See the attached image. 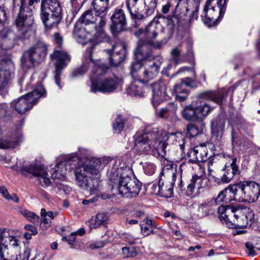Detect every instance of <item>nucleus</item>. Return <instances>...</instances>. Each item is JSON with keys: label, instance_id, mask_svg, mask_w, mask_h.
Masks as SVG:
<instances>
[{"label": "nucleus", "instance_id": "nucleus-1", "mask_svg": "<svg viewBox=\"0 0 260 260\" xmlns=\"http://www.w3.org/2000/svg\"><path fill=\"white\" fill-rule=\"evenodd\" d=\"M111 160L110 157H93L79 164V158L75 154L61 156L57 159L55 168L50 171L51 177L53 179H64L68 172L74 170L78 185L96 194L100 183V172Z\"/></svg>", "mask_w": 260, "mask_h": 260}, {"label": "nucleus", "instance_id": "nucleus-2", "mask_svg": "<svg viewBox=\"0 0 260 260\" xmlns=\"http://www.w3.org/2000/svg\"><path fill=\"white\" fill-rule=\"evenodd\" d=\"M95 47V45L86 50L85 56L88 57L87 60L85 61L81 67L77 69L72 74V76L75 77L77 76L82 75L86 73L90 64L94 65L95 71H93V76L91 77V83L90 90L96 93L100 92L102 93H110L115 90L118 86V79L115 77H112L101 79V77L105 74V68L103 66H96L92 58V51Z\"/></svg>", "mask_w": 260, "mask_h": 260}, {"label": "nucleus", "instance_id": "nucleus-3", "mask_svg": "<svg viewBox=\"0 0 260 260\" xmlns=\"http://www.w3.org/2000/svg\"><path fill=\"white\" fill-rule=\"evenodd\" d=\"M176 137L174 134H168L162 129L154 128L152 131L137 135L134 149L139 153H147L153 148L159 156L165 157L167 145L173 142Z\"/></svg>", "mask_w": 260, "mask_h": 260}, {"label": "nucleus", "instance_id": "nucleus-4", "mask_svg": "<svg viewBox=\"0 0 260 260\" xmlns=\"http://www.w3.org/2000/svg\"><path fill=\"white\" fill-rule=\"evenodd\" d=\"M159 31V25L155 21L150 22L145 28H139L134 32L139 39L135 50V55L138 59L153 60L154 57L148 46L160 49L167 42L166 39L156 41Z\"/></svg>", "mask_w": 260, "mask_h": 260}, {"label": "nucleus", "instance_id": "nucleus-5", "mask_svg": "<svg viewBox=\"0 0 260 260\" xmlns=\"http://www.w3.org/2000/svg\"><path fill=\"white\" fill-rule=\"evenodd\" d=\"M109 179L116 188L120 194L125 197H136L141 189L140 182L134 177L131 171L126 167L113 169L109 175Z\"/></svg>", "mask_w": 260, "mask_h": 260}, {"label": "nucleus", "instance_id": "nucleus-6", "mask_svg": "<svg viewBox=\"0 0 260 260\" xmlns=\"http://www.w3.org/2000/svg\"><path fill=\"white\" fill-rule=\"evenodd\" d=\"M228 0H207L201 14L203 22L209 27L215 25L223 17Z\"/></svg>", "mask_w": 260, "mask_h": 260}, {"label": "nucleus", "instance_id": "nucleus-7", "mask_svg": "<svg viewBox=\"0 0 260 260\" xmlns=\"http://www.w3.org/2000/svg\"><path fill=\"white\" fill-rule=\"evenodd\" d=\"M28 5L31 6L34 3H38L40 0H28ZM27 6L26 0H13L14 11H19V15L14 21L18 35L23 37L31 30L34 23V18L31 16H24L22 13Z\"/></svg>", "mask_w": 260, "mask_h": 260}, {"label": "nucleus", "instance_id": "nucleus-8", "mask_svg": "<svg viewBox=\"0 0 260 260\" xmlns=\"http://www.w3.org/2000/svg\"><path fill=\"white\" fill-rule=\"evenodd\" d=\"M237 158H232V162L230 166L225 165L222 169L224 172L223 175L220 177L215 176V173L217 171V164L213 160H210L208 162V175L210 180L215 184L220 185L228 184L233 179L234 176L239 175L240 173L239 167L236 164Z\"/></svg>", "mask_w": 260, "mask_h": 260}, {"label": "nucleus", "instance_id": "nucleus-9", "mask_svg": "<svg viewBox=\"0 0 260 260\" xmlns=\"http://www.w3.org/2000/svg\"><path fill=\"white\" fill-rule=\"evenodd\" d=\"M12 248L19 250L20 244L14 232L7 229H0V258L1 260H15Z\"/></svg>", "mask_w": 260, "mask_h": 260}, {"label": "nucleus", "instance_id": "nucleus-10", "mask_svg": "<svg viewBox=\"0 0 260 260\" xmlns=\"http://www.w3.org/2000/svg\"><path fill=\"white\" fill-rule=\"evenodd\" d=\"M47 46L43 42H39L25 51L21 59V65L25 68H30L36 63L42 62L47 54Z\"/></svg>", "mask_w": 260, "mask_h": 260}, {"label": "nucleus", "instance_id": "nucleus-11", "mask_svg": "<svg viewBox=\"0 0 260 260\" xmlns=\"http://www.w3.org/2000/svg\"><path fill=\"white\" fill-rule=\"evenodd\" d=\"M158 0H144L141 5L138 0H127V6L133 19L142 20L151 15L156 8Z\"/></svg>", "mask_w": 260, "mask_h": 260}, {"label": "nucleus", "instance_id": "nucleus-12", "mask_svg": "<svg viewBox=\"0 0 260 260\" xmlns=\"http://www.w3.org/2000/svg\"><path fill=\"white\" fill-rule=\"evenodd\" d=\"M45 93L43 86H39L32 91L22 96L11 103V107L18 113L23 114L31 109L37 101Z\"/></svg>", "mask_w": 260, "mask_h": 260}, {"label": "nucleus", "instance_id": "nucleus-13", "mask_svg": "<svg viewBox=\"0 0 260 260\" xmlns=\"http://www.w3.org/2000/svg\"><path fill=\"white\" fill-rule=\"evenodd\" d=\"M61 12L60 4L41 2V17L47 28L51 29L57 26L61 18Z\"/></svg>", "mask_w": 260, "mask_h": 260}, {"label": "nucleus", "instance_id": "nucleus-14", "mask_svg": "<svg viewBox=\"0 0 260 260\" xmlns=\"http://www.w3.org/2000/svg\"><path fill=\"white\" fill-rule=\"evenodd\" d=\"M105 22L102 23L100 15L94 11V14L91 10H87L85 12L77 21H80L82 24L89 25L96 23L94 26L95 32V36L99 39H109V36L106 31V27L108 18L104 19Z\"/></svg>", "mask_w": 260, "mask_h": 260}, {"label": "nucleus", "instance_id": "nucleus-15", "mask_svg": "<svg viewBox=\"0 0 260 260\" xmlns=\"http://www.w3.org/2000/svg\"><path fill=\"white\" fill-rule=\"evenodd\" d=\"M51 59L55 61V71L54 79L56 84L61 88L60 84V77L62 70L70 61L71 57L64 50L59 48L55 49L54 52L50 55Z\"/></svg>", "mask_w": 260, "mask_h": 260}, {"label": "nucleus", "instance_id": "nucleus-16", "mask_svg": "<svg viewBox=\"0 0 260 260\" xmlns=\"http://www.w3.org/2000/svg\"><path fill=\"white\" fill-rule=\"evenodd\" d=\"M176 171L174 169H165L163 175L166 174L167 180H164L162 177L159 179V196L166 198H170L173 194V186L176 180Z\"/></svg>", "mask_w": 260, "mask_h": 260}, {"label": "nucleus", "instance_id": "nucleus-17", "mask_svg": "<svg viewBox=\"0 0 260 260\" xmlns=\"http://www.w3.org/2000/svg\"><path fill=\"white\" fill-rule=\"evenodd\" d=\"M21 171L22 173H28L38 177L40 184L43 187H47L51 183L48 172L43 165L34 163L29 166L23 165L21 167Z\"/></svg>", "mask_w": 260, "mask_h": 260}, {"label": "nucleus", "instance_id": "nucleus-18", "mask_svg": "<svg viewBox=\"0 0 260 260\" xmlns=\"http://www.w3.org/2000/svg\"><path fill=\"white\" fill-rule=\"evenodd\" d=\"M111 31L114 35L124 30L126 25V20L124 11L120 9H117L110 17Z\"/></svg>", "mask_w": 260, "mask_h": 260}, {"label": "nucleus", "instance_id": "nucleus-19", "mask_svg": "<svg viewBox=\"0 0 260 260\" xmlns=\"http://www.w3.org/2000/svg\"><path fill=\"white\" fill-rule=\"evenodd\" d=\"M109 54L110 62L111 66H118L125 59L126 56V46L123 44H117L113 46L112 50H106Z\"/></svg>", "mask_w": 260, "mask_h": 260}, {"label": "nucleus", "instance_id": "nucleus-20", "mask_svg": "<svg viewBox=\"0 0 260 260\" xmlns=\"http://www.w3.org/2000/svg\"><path fill=\"white\" fill-rule=\"evenodd\" d=\"M198 166L200 170V176L193 175L187 185L186 194L189 197L193 196L196 190L198 191L201 188L204 187L203 183L206 181L204 168L199 164Z\"/></svg>", "mask_w": 260, "mask_h": 260}, {"label": "nucleus", "instance_id": "nucleus-21", "mask_svg": "<svg viewBox=\"0 0 260 260\" xmlns=\"http://www.w3.org/2000/svg\"><path fill=\"white\" fill-rule=\"evenodd\" d=\"M244 202L253 203L260 195L259 184L250 181H244Z\"/></svg>", "mask_w": 260, "mask_h": 260}, {"label": "nucleus", "instance_id": "nucleus-22", "mask_svg": "<svg viewBox=\"0 0 260 260\" xmlns=\"http://www.w3.org/2000/svg\"><path fill=\"white\" fill-rule=\"evenodd\" d=\"M152 90V103H157L168 99L166 83L161 80L151 85Z\"/></svg>", "mask_w": 260, "mask_h": 260}, {"label": "nucleus", "instance_id": "nucleus-23", "mask_svg": "<svg viewBox=\"0 0 260 260\" xmlns=\"http://www.w3.org/2000/svg\"><path fill=\"white\" fill-rule=\"evenodd\" d=\"M208 150L204 144L196 146L188 154L189 161L193 163L205 162L208 159Z\"/></svg>", "mask_w": 260, "mask_h": 260}, {"label": "nucleus", "instance_id": "nucleus-24", "mask_svg": "<svg viewBox=\"0 0 260 260\" xmlns=\"http://www.w3.org/2000/svg\"><path fill=\"white\" fill-rule=\"evenodd\" d=\"M161 59L160 58L158 60L154 62L152 64L149 65L148 67L140 74L139 82L147 83L153 79L157 75L161 63Z\"/></svg>", "mask_w": 260, "mask_h": 260}, {"label": "nucleus", "instance_id": "nucleus-25", "mask_svg": "<svg viewBox=\"0 0 260 260\" xmlns=\"http://www.w3.org/2000/svg\"><path fill=\"white\" fill-rule=\"evenodd\" d=\"M230 193L232 194L226 201H236L244 202V181L236 184H231L227 187Z\"/></svg>", "mask_w": 260, "mask_h": 260}, {"label": "nucleus", "instance_id": "nucleus-26", "mask_svg": "<svg viewBox=\"0 0 260 260\" xmlns=\"http://www.w3.org/2000/svg\"><path fill=\"white\" fill-rule=\"evenodd\" d=\"M73 37L78 43L85 45L90 39L89 33L87 31L80 21H77L73 31Z\"/></svg>", "mask_w": 260, "mask_h": 260}, {"label": "nucleus", "instance_id": "nucleus-27", "mask_svg": "<svg viewBox=\"0 0 260 260\" xmlns=\"http://www.w3.org/2000/svg\"><path fill=\"white\" fill-rule=\"evenodd\" d=\"M224 127V119L220 117H215L211 122V134L218 140L223 134Z\"/></svg>", "mask_w": 260, "mask_h": 260}, {"label": "nucleus", "instance_id": "nucleus-28", "mask_svg": "<svg viewBox=\"0 0 260 260\" xmlns=\"http://www.w3.org/2000/svg\"><path fill=\"white\" fill-rule=\"evenodd\" d=\"M13 77L12 72L6 70L4 65L0 64V92L7 88Z\"/></svg>", "mask_w": 260, "mask_h": 260}, {"label": "nucleus", "instance_id": "nucleus-29", "mask_svg": "<svg viewBox=\"0 0 260 260\" xmlns=\"http://www.w3.org/2000/svg\"><path fill=\"white\" fill-rule=\"evenodd\" d=\"M140 83L138 80H135L128 86L126 88V91L127 94L132 96H144V93L148 89V86H144L143 89L142 87L140 86Z\"/></svg>", "mask_w": 260, "mask_h": 260}, {"label": "nucleus", "instance_id": "nucleus-30", "mask_svg": "<svg viewBox=\"0 0 260 260\" xmlns=\"http://www.w3.org/2000/svg\"><path fill=\"white\" fill-rule=\"evenodd\" d=\"M93 0L92 2V5L93 7L94 11L96 12L98 15H100L101 18V21L102 23L105 22L104 19L108 18V6L109 3L107 2L105 4L104 2H102L100 0Z\"/></svg>", "mask_w": 260, "mask_h": 260}, {"label": "nucleus", "instance_id": "nucleus-31", "mask_svg": "<svg viewBox=\"0 0 260 260\" xmlns=\"http://www.w3.org/2000/svg\"><path fill=\"white\" fill-rule=\"evenodd\" d=\"M20 140V135H17L5 139L0 137V148H15L19 145Z\"/></svg>", "mask_w": 260, "mask_h": 260}, {"label": "nucleus", "instance_id": "nucleus-32", "mask_svg": "<svg viewBox=\"0 0 260 260\" xmlns=\"http://www.w3.org/2000/svg\"><path fill=\"white\" fill-rule=\"evenodd\" d=\"M109 217L108 215L104 213H100L95 216L92 217L90 220L91 227L94 229H97L102 225L105 226L108 222Z\"/></svg>", "mask_w": 260, "mask_h": 260}, {"label": "nucleus", "instance_id": "nucleus-33", "mask_svg": "<svg viewBox=\"0 0 260 260\" xmlns=\"http://www.w3.org/2000/svg\"><path fill=\"white\" fill-rule=\"evenodd\" d=\"M13 37L14 34L12 29L7 26L6 20H2L0 18V40L8 39L10 41Z\"/></svg>", "mask_w": 260, "mask_h": 260}, {"label": "nucleus", "instance_id": "nucleus-34", "mask_svg": "<svg viewBox=\"0 0 260 260\" xmlns=\"http://www.w3.org/2000/svg\"><path fill=\"white\" fill-rule=\"evenodd\" d=\"M144 223L141 224V232L142 235L147 237L154 233V228L155 225L153 224L152 220L146 218L143 220Z\"/></svg>", "mask_w": 260, "mask_h": 260}, {"label": "nucleus", "instance_id": "nucleus-35", "mask_svg": "<svg viewBox=\"0 0 260 260\" xmlns=\"http://www.w3.org/2000/svg\"><path fill=\"white\" fill-rule=\"evenodd\" d=\"M173 93L176 100L179 102L184 101L188 95V91L183 88L182 83L176 84L174 86Z\"/></svg>", "mask_w": 260, "mask_h": 260}, {"label": "nucleus", "instance_id": "nucleus-36", "mask_svg": "<svg viewBox=\"0 0 260 260\" xmlns=\"http://www.w3.org/2000/svg\"><path fill=\"white\" fill-rule=\"evenodd\" d=\"M135 56L136 59H137V61L134 62L132 64L131 69V75L134 80H138V81H139L140 79V77H139L141 73H142V72H141L140 71L142 66L141 61H144L145 60L138 59L137 58L135 54ZM148 60L150 61L151 60Z\"/></svg>", "mask_w": 260, "mask_h": 260}, {"label": "nucleus", "instance_id": "nucleus-37", "mask_svg": "<svg viewBox=\"0 0 260 260\" xmlns=\"http://www.w3.org/2000/svg\"><path fill=\"white\" fill-rule=\"evenodd\" d=\"M176 110V106L173 103H170L166 108L161 109L158 115L160 118H168L170 116L175 114Z\"/></svg>", "mask_w": 260, "mask_h": 260}, {"label": "nucleus", "instance_id": "nucleus-38", "mask_svg": "<svg viewBox=\"0 0 260 260\" xmlns=\"http://www.w3.org/2000/svg\"><path fill=\"white\" fill-rule=\"evenodd\" d=\"M236 215H242L245 216V217L247 219L248 224H251L254 218V214L251 210L246 207L238 206V210L236 212Z\"/></svg>", "mask_w": 260, "mask_h": 260}, {"label": "nucleus", "instance_id": "nucleus-39", "mask_svg": "<svg viewBox=\"0 0 260 260\" xmlns=\"http://www.w3.org/2000/svg\"><path fill=\"white\" fill-rule=\"evenodd\" d=\"M195 108L198 119H202L205 118L212 110L211 107L206 103L201 104Z\"/></svg>", "mask_w": 260, "mask_h": 260}, {"label": "nucleus", "instance_id": "nucleus-40", "mask_svg": "<svg viewBox=\"0 0 260 260\" xmlns=\"http://www.w3.org/2000/svg\"><path fill=\"white\" fill-rule=\"evenodd\" d=\"M183 117L187 120L196 121L198 119L196 108L190 106H187L181 112Z\"/></svg>", "mask_w": 260, "mask_h": 260}, {"label": "nucleus", "instance_id": "nucleus-41", "mask_svg": "<svg viewBox=\"0 0 260 260\" xmlns=\"http://www.w3.org/2000/svg\"><path fill=\"white\" fill-rule=\"evenodd\" d=\"M231 208H235V207L221 205L217 208L218 213L219 214V218L220 220L225 222L228 221L229 219L228 218L229 214L231 213Z\"/></svg>", "mask_w": 260, "mask_h": 260}, {"label": "nucleus", "instance_id": "nucleus-42", "mask_svg": "<svg viewBox=\"0 0 260 260\" xmlns=\"http://www.w3.org/2000/svg\"><path fill=\"white\" fill-rule=\"evenodd\" d=\"M228 91H213L209 94L210 100L218 104H221L223 100L227 96Z\"/></svg>", "mask_w": 260, "mask_h": 260}, {"label": "nucleus", "instance_id": "nucleus-43", "mask_svg": "<svg viewBox=\"0 0 260 260\" xmlns=\"http://www.w3.org/2000/svg\"><path fill=\"white\" fill-rule=\"evenodd\" d=\"M121 250V254L124 258L134 257L138 254V248L136 247H124Z\"/></svg>", "mask_w": 260, "mask_h": 260}, {"label": "nucleus", "instance_id": "nucleus-44", "mask_svg": "<svg viewBox=\"0 0 260 260\" xmlns=\"http://www.w3.org/2000/svg\"><path fill=\"white\" fill-rule=\"evenodd\" d=\"M18 212L30 222L32 223H36L39 222V217L34 212H31L24 208H20Z\"/></svg>", "mask_w": 260, "mask_h": 260}, {"label": "nucleus", "instance_id": "nucleus-45", "mask_svg": "<svg viewBox=\"0 0 260 260\" xmlns=\"http://www.w3.org/2000/svg\"><path fill=\"white\" fill-rule=\"evenodd\" d=\"M238 206L235 207V208H231V213L233 214L234 216L235 217V218L237 219V221L238 222L237 224L239 226H240L241 227H246L248 225V222H247V219H246L245 217V216L242 215H236V212L238 210Z\"/></svg>", "mask_w": 260, "mask_h": 260}, {"label": "nucleus", "instance_id": "nucleus-46", "mask_svg": "<svg viewBox=\"0 0 260 260\" xmlns=\"http://www.w3.org/2000/svg\"><path fill=\"white\" fill-rule=\"evenodd\" d=\"M141 163L145 174L148 175H152L154 173L156 170V166L154 164L149 161Z\"/></svg>", "mask_w": 260, "mask_h": 260}, {"label": "nucleus", "instance_id": "nucleus-47", "mask_svg": "<svg viewBox=\"0 0 260 260\" xmlns=\"http://www.w3.org/2000/svg\"><path fill=\"white\" fill-rule=\"evenodd\" d=\"M125 120L118 116L113 124V127L116 133H119L124 127Z\"/></svg>", "mask_w": 260, "mask_h": 260}, {"label": "nucleus", "instance_id": "nucleus-48", "mask_svg": "<svg viewBox=\"0 0 260 260\" xmlns=\"http://www.w3.org/2000/svg\"><path fill=\"white\" fill-rule=\"evenodd\" d=\"M228 189L227 187L224 189L223 190L220 192L217 197L215 199L214 203L216 205H219L221 202L227 203L230 201H226L227 199H230V198H226V194L228 193Z\"/></svg>", "mask_w": 260, "mask_h": 260}, {"label": "nucleus", "instance_id": "nucleus-49", "mask_svg": "<svg viewBox=\"0 0 260 260\" xmlns=\"http://www.w3.org/2000/svg\"><path fill=\"white\" fill-rule=\"evenodd\" d=\"M186 135L189 137H193L201 132V131L194 125H188L186 127Z\"/></svg>", "mask_w": 260, "mask_h": 260}, {"label": "nucleus", "instance_id": "nucleus-50", "mask_svg": "<svg viewBox=\"0 0 260 260\" xmlns=\"http://www.w3.org/2000/svg\"><path fill=\"white\" fill-rule=\"evenodd\" d=\"M71 4L72 6V13L73 16H75V15L78 13L79 10H80L82 4L81 0H71Z\"/></svg>", "mask_w": 260, "mask_h": 260}, {"label": "nucleus", "instance_id": "nucleus-51", "mask_svg": "<svg viewBox=\"0 0 260 260\" xmlns=\"http://www.w3.org/2000/svg\"><path fill=\"white\" fill-rule=\"evenodd\" d=\"M164 19L169 29L173 30L175 25V20H176V18L175 17H169L165 18Z\"/></svg>", "mask_w": 260, "mask_h": 260}, {"label": "nucleus", "instance_id": "nucleus-52", "mask_svg": "<svg viewBox=\"0 0 260 260\" xmlns=\"http://www.w3.org/2000/svg\"><path fill=\"white\" fill-rule=\"evenodd\" d=\"M194 78H191L189 77L181 79L182 83H184L187 86L193 87L194 85V81L196 78V74L193 72Z\"/></svg>", "mask_w": 260, "mask_h": 260}, {"label": "nucleus", "instance_id": "nucleus-53", "mask_svg": "<svg viewBox=\"0 0 260 260\" xmlns=\"http://www.w3.org/2000/svg\"><path fill=\"white\" fill-rule=\"evenodd\" d=\"M98 187H99V186L96 187V189L98 190V193H96V194H94V193H92L90 189H86L87 190H89L90 192V194H95V196L93 198L89 199V200H83L82 202L83 205H87L89 204L90 203H93L98 200V195L99 193V191L98 189Z\"/></svg>", "mask_w": 260, "mask_h": 260}, {"label": "nucleus", "instance_id": "nucleus-54", "mask_svg": "<svg viewBox=\"0 0 260 260\" xmlns=\"http://www.w3.org/2000/svg\"><path fill=\"white\" fill-rule=\"evenodd\" d=\"M173 134H175L176 136V137H176V139H175L174 140L173 142H172L171 143H169L167 145V146L169 144H173L174 143L175 141H176L177 142V139H178V145L179 146V147L181 149V150H182V151H183L184 149V147H185V144H184V139L183 138H182L181 137H179V136H178L177 133H173Z\"/></svg>", "mask_w": 260, "mask_h": 260}, {"label": "nucleus", "instance_id": "nucleus-55", "mask_svg": "<svg viewBox=\"0 0 260 260\" xmlns=\"http://www.w3.org/2000/svg\"><path fill=\"white\" fill-rule=\"evenodd\" d=\"M171 55L174 58V60L176 62H178L179 59L178 57L180 55L181 51L178 48L176 47L173 48L171 51Z\"/></svg>", "mask_w": 260, "mask_h": 260}, {"label": "nucleus", "instance_id": "nucleus-56", "mask_svg": "<svg viewBox=\"0 0 260 260\" xmlns=\"http://www.w3.org/2000/svg\"><path fill=\"white\" fill-rule=\"evenodd\" d=\"M53 38L55 43L58 47H60L63 43V38L58 32H55L53 35Z\"/></svg>", "mask_w": 260, "mask_h": 260}, {"label": "nucleus", "instance_id": "nucleus-57", "mask_svg": "<svg viewBox=\"0 0 260 260\" xmlns=\"http://www.w3.org/2000/svg\"><path fill=\"white\" fill-rule=\"evenodd\" d=\"M245 246L248 250V255L254 256L256 254V251L254 250V246L252 244L247 242L245 244Z\"/></svg>", "mask_w": 260, "mask_h": 260}, {"label": "nucleus", "instance_id": "nucleus-58", "mask_svg": "<svg viewBox=\"0 0 260 260\" xmlns=\"http://www.w3.org/2000/svg\"><path fill=\"white\" fill-rule=\"evenodd\" d=\"M105 244L106 243L104 241L96 242L90 244L89 245V248L91 249H98L103 247L105 245Z\"/></svg>", "mask_w": 260, "mask_h": 260}, {"label": "nucleus", "instance_id": "nucleus-59", "mask_svg": "<svg viewBox=\"0 0 260 260\" xmlns=\"http://www.w3.org/2000/svg\"><path fill=\"white\" fill-rule=\"evenodd\" d=\"M76 240L75 233H72L69 237H63L62 241H66L70 245H73Z\"/></svg>", "mask_w": 260, "mask_h": 260}, {"label": "nucleus", "instance_id": "nucleus-60", "mask_svg": "<svg viewBox=\"0 0 260 260\" xmlns=\"http://www.w3.org/2000/svg\"><path fill=\"white\" fill-rule=\"evenodd\" d=\"M0 194H1L6 200L10 199L9 196L10 194L5 186H0Z\"/></svg>", "mask_w": 260, "mask_h": 260}, {"label": "nucleus", "instance_id": "nucleus-61", "mask_svg": "<svg viewBox=\"0 0 260 260\" xmlns=\"http://www.w3.org/2000/svg\"><path fill=\"white\" fill-rule=\"evenodd\" d=\"M172 5L170 2H167L165 4L162 5L161 8V12L164 14H167L170 10Z\"/></svg>", "mask_w": 260, "mask_h": 260}, {"label": "nucleus", "instance_id": "nucleus-62", "mask_svg": "<svg viewBox=\"0 0 260 260\" xmlns=\"http://www.w3.org/2000/svg\"><path fill=\"white\" fill-rule=\"evenodd\" d=\"M24 229L28 231L31 232L32 234L34 235H37L38 234V230L37 228L31 224H27L25 225Z\"/></svg>", "mask_w": 260, "mask_h": 260}, {"label": "nucleus", "instance_id": "nucleus-63", "mask_svg": "<svg viewBox=\"0 0 260 260\" xmlns=\"http://www.w3.org/2000/svg\"><path fill=\"white\" fill-rule=\"evenodd\" d=\"M126 241L131 244H134L136 243V240L137 239L135 238L132 235L127 234L125 235Z\"/></svg>", "mask_w": 260, "mask_h": 260}, {"label": "nucleus", "instance_id": "nucleus-64", "mask_svg": "<svg viewBox=\"0 0 260 260\" xmlns=\"http://www.w3.org/2000/svg\"><path fill=\"white\" fill-rule=\"evenodd\" d=\"M133 215L134 217L140 218L145 215V212L142 210H136L134 211Z\"/></svg>", "mask_w": 260, "mask_h": 260}]
</instances>
